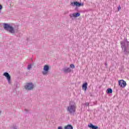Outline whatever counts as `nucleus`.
<instances>
[{
  "mask_svg": "<svg viewBox=\"0 0 129 129\" xmlns=\"http://www.w3.org/2000/svg\"><path fill=\"white\" fill-rule=\"evenodd\" d=\"M64 129H73V126L71 124H69L64 126Z\"/></svg>",
  "mask_w": 129,
  "mask_h": 129,
  "instance_id": "ddd939ff",
  "label": "nucleus"
},
{
  "mask_svg": "<svg viewBox=\"0 0 129 129\" xmlns=\"http://www.w3.org/2000/svg\"><path fill=\"white\" fill-rule=\"evenodd\" d=\"M121 48L125 55L129 54V41H127V38L124 37L123 41L120 42Z\"/></svg>",
  "mask_w": 129,
  "mask_h": 129,
  "instance_id": "f257e3e1",
  "label": "nucleus"
},
{
  "mask_svg": "<svg viewBox=\"0 0 129 129\" xmlns=\"http://www.w3.org/2000/svg\"><path fill=\"white\" fill-rule=\"evenodd\" d=\"M13 129H18V126L16 125H14L12 127Z\"/></svg>",
  "mask_w": 129,
  "mask_h": 129,
  "instance_id": "f3484780",
  "label": "nucleus"
},
{
  "mask_svg": "<svg viewBox=\"0 0 129 129\" xmlns=\"http://www.w3.org/2000/svg\"><path fill=\"white\" fill-rule=\"evenodd\" d=\"M71 6H73V7H83V6H84V3H81L80 2H78L77 1L76 2H74V3L72 2L71 4Z\"/></svg>",
  "mask_w": 129,
  "mask_h": 129,
  "instance_id": "423d86ee",
  "label": "nucleus"
},
{
  "mask_svg": "<svg viewBox=\"0 0 129 129\" xmlns=\"http://www.w3.org/2000/svg\"><path fill=\"white\" fill-rule=\"evenodd\" d=\"M69 16L72 20H74V19H73V17L74 18H77V17H80V13L79 12H77L76 13H73L72 14H70Z\"/></svg>",
  "mask_w": 129,
  "mask_h": 129,
  "instance_id": "1a4fd4ad",
  "label": "nucleus"
},
{
  "mask_svg": "<svg viewBox=\"0 0 129 129\" xmlns=\"http://www.w3.org/2000/svg\"><path fill=\"white\" fill-rule=\"evenodd\" d=\"M105 66L106 68H107V62H105Z\"/></svg>",
  "mask_w": 129,
  "mask_h": 129,
  "instance_id": "4be33fe9",
  "label": "nucleus"
},
{
  "mask_svg": "<svg viewBox=\"0 0 129 129\" xmlns=\"http://www.w3.org/2000/svg\"><path fill=\"white\" fill-rule=\"evenodd\" d=\"M87 86H88V84L87 82H85V83L83 84L82 85V89L86 91L87 90Z\"/></svg>",
  "mask_w": 129,
  "mask_h": 129,
  "instance_id": "9b49d317",
  "label": "nucleus"
},
{
  "mask_svg": "<svg viewBox=\"0 0 129 129\" xmlns=\"http://www.w3.org/2000/svg\"><path fill=\"white\" fill-rule=\"evenodd\" d=\"M62 71L63 73L67 74L68 73H70L71 71H72V70H71L70 68L66 67L62 69Z\"/></svg>",
  "mask_w": 129,
  "mask_h": 129,
  "instance_id": "9d476101",
  "label": "nucleus"
},
{
  "mask_svg": "<svg viewBox=\"0 0 129 129\" xmlns=\"http://www.w3.org/2000/svg\"><path fill=\"white\" fill-rule=\"evenodd\" d=\"M118 12H119L120 10H121V8L120 7V6H119L117 8Z\"/></svg>",
  "mask_w": 129,
  "mask_h": 129,
  "instance_id": "6ab92c4d",
  "label": "nucleus"
},
{
  "mask_svg": "<svg viewBox=\"0 0 129 129\" xmlns=\"http://www.w3.org/2000/svg\"><path fill=\"white\" fill-rule=\"evenodd\" d=\"M70 68H72V69H74V68H75V66H74L73 64H71L70 65Z\"/></svg>",
  "mask_w": 129,
  "mask_h": 129,
  "instance_id": "dca6fc26",
  "label": "nucleus"
},
{
  "mask_svg": "<svg viewBox=\"0 0 129 129\" xmlns=\"http://www.w3.org/2000/svg\"><path fill=\"white\" fill-rule=\"evenodd\" d=\"M85 105H86V106H89V103H88V102L86 103Z\"/></svg>",
  "mask_w": 129,
  "mask_h": 129,
  "instance_id": "aec40b11",
  "label": "nucleus"
},
{
  "mask_svg": "<svg viewBox=\"0 0 129 129\" xmlns=\"http://www.w3.org/2000/svg\"><path fill=\"white\" fill-rule=\"evenodd\" d=\"M106 93L107 94H110V93H112V89L108 88L106 90Z\"/></svg>",
  "mask_w": 129,
  "mask_h": 129,
  "instance_id": "4468645a",
  "label": "nucleus"
},
{
  "mask_svg": "<svg viewBox=\"0 0 129 129\" xmlns=\"http://www.w3.org/2000/svg\"><path fill=\"white\" fill-rule=\"evenodd\" d=\"M89 127L90 128L92 129H98V126H96L95 125H93L92 123H90V124L88 125Z\"/></svg>",
  "mask_w": 129,
  "mask_h": 129,
  "instance_id": "f8f14e48",
  "label": "nucleus"
},
{
  "mask_svg": "<svg viewBox=\"0 0 129 129\" xmlns=\"http://www.w3.org/2000/svg\"><path fill=\"white\" fill-rule=\"evenodd\" d=\"M67 111L71 115H75L76 111V104L73 101L70 102L69 106L68 107Z\"/></svg>",
  "mask_w": 129,
  "mask_h": 129,
  "instance_id": "f03ea898",
  "label": "nucleus"
},
{
  "mask_svg": "<svg viewBox=\"0 0 129 129\" xmlns=\"http://www.w3.org/2000/svg\"><path fill=\"white\" fill-rule=\"evenodd\" d=\"M24 87L26 90H33L35 88V85L32 82L27 83Z\"/></svg>",
  "mask_w": 129,
  "mask_h": 129,
  "instance_id": "20e7f679",
  "label": "nucleus"
},
{
  "mask_svg": "<svg viewBox=\"0 0 129 129\" xmlns=\"http://www.w3.org/2000/svg\"><path fill=\"white\" fill-rule=\"evenodd\" d=\"M118 85L120 87L124 88V87L126 86V82H125L123 80H120L118 81Z\"/></svg>",
  "mask_w": 129,
  "mask_h": 129,
  "instance_id": "0eeeda50",
  "label": "nucleus"
},
{
  "mask_svg": "<svg viewBox=\"0 0 129 129\" xmlns=\"http://www.w3.org/2000/svg\"><path fill=\"white\" fill-rule=\"evenodd\" d=\"M4 29L6 31H8L11 34H14V33H18V30H15L13 27V26H11L10 24L8 23H4L3 24Z\"/></svg>",
  "mask_w": 129,
  "mask_h": 129,
  "instance_id": "7ed1b4c3",
  "label": "nucleus"
},
{
  "mask_svg": "<svg viewBox=\"0 0 129 129\" xmlns=\"http://www.w3.org/2000/svg\"><path fill=\"white\" fill-rule=\"evenodd\" d=\"M50 70V67L48 65H45L43 68V71L42 72L43 75H47Z\"/></svg>",
  "mask_w": 129,
  "mask_h": 129,
  "instance_id": "39448f33",
  "label": "nucleus"
},
{
  "mask_svg": "<svg viewBox=\"0 0 129 129\" xmlns=\"http://www.w3.org/2000/svg\"><path fill=\"white\" fill-rule=\"evenodd\" d=\"M31 68H32V64H29V65L28 66L27 69H28V70H30V69Z\"/></svg>",
  "mask_w": 129,
  "mask_h": 129,
  "instance_id": "2eb2a0df",
  "label": "nucleus"
},
{
  "mask_svg": "<svg viewBox=\"0 0 129 129\" xmlns=\"http://www.w3.org/2000/svg\"><path fill=\"white\" fill-rule=\"evenodd\" d=\"M57 129H63V128H62V126H58Z\"/></svg>",
  "mask_w": 129,
  "mask_h": 129,
  "instance_id": "5701e85b",
  "label": "nucleus"
},
{
  "mask_svg": "<svg viewBox=\"0 0 129 129\" xmlns=\"http://www.w3.org/2000/svg\"><path fill=\"white\" fill-rule=\"evenodd\" d=\"M3 75L4 76H5V77H6L9 84H11V83H12V82L11 81V75H10V74H9V73L5 72L4 73Z\"/></svg>",
  "mask_w": 129,
  "mask_h": 129,
  "instance_id": "6e6552de",
  "label": "nucleus"
},
{
  "mask_svg": "<svg viewBox=\"0 0 129 129\" xmlns=\"http://www.w3.org/2000/svg\"><path fill=\"white\" fill-rule=\"evenodd\" d=\"M2 10H3V6L2 5H0V14L1 13H2Z\"/></svg>",
  "mask_w": 129,
  "mask_h": 129,
  "instance_id": "a211bd4d",
  "label": "nucleus"
},
{
  "mask_svg": "<svg viewBox=\"0 0 129 129\" xmlns=\"http://www.w3.org/2000/svg\"><path fill=\"white\" fill-rule=\"evenodd\" d=\"M25 111H26V113H28V112H29V110L27 109H25Z\"/></svg>",
  "mask_w": 129,
  "mask_h": 129,
  "instance_id": "412c9836",
  "label": "nucleus"
},
{
  "mask_svg": "<svg viewBox=\"0 0 129 129\" xmlns=\"http://www.w3.org/2000/svg\"><path fill=\"white\" fill-rule=\"evenodd\" d=\"M0 114H1V111H0Z\"/></svg>",
  "mask_w": 129,
  "mask_h": 129,
  "instance_id": "b1692460",
  "label": "nucleus"
}]
</instances>
